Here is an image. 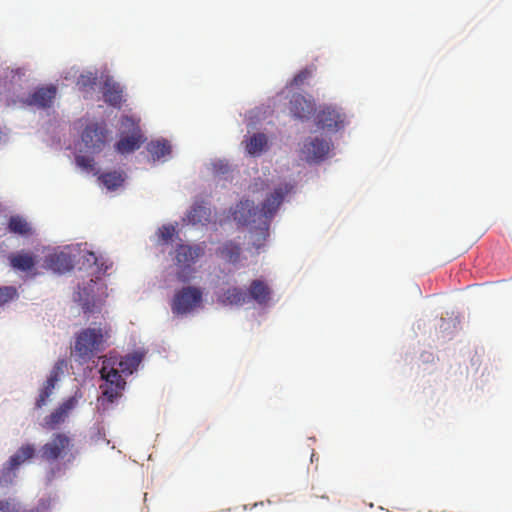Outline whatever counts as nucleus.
<instances>
[{
	"instance_id": "aec40b11",
	"label": "nucleus",
	"mask_w": 512,
	"mask_h": 512,
	"mask_svg": "<svg viewBox=\"0 0 512 512\" xmlns=\"http://www.w3.org/2000/svg\"><path fill=\"white\" fill-rule=\"evenodd\" d=\"M125 178L126 175L123 171H111L102 173L98 177V181L108 190L114 191L123 185Z\"/></svg>"
},
{
	"instance_id": "ddd939ff",
	"label": "nucleus",
	"mask_w": 512,
	"mask_h": 512,
	"mask_svg": "<svg viewBox=\"0 0 512 512\" xmlns=\"http://www.w3.org/2000/svg\"><path fill=\"white\" fill-rule=\"evenodd\" d=\"M316 125L320 129L337 131L343 127V116L331 106L324 107L316 115Z\"/></svg>"
},
{
	"instance_id": "f704fd0d",
	"label": "nucleus",
	"mask_w": 512,
	"mask_h": 512,
	"mask_svg": "<svg viewBox=\"0 0 512 512\" xmlns=\"http://www.w3.org/2000/svg\"><path fill=\"white\" fill-rule=\"evenodd\" d=\"M82 308H83L84 312H89V313L93 312V308L90 306L89 302H84L82 304Z\"/></svg>"
},
{
	"instance_id": "7c9ffc66",
	"label": "nucleus",
	"mask_w": 512,
	"mask_h": 512,
	"mask_svg": "<svg viewBox=\"0 0 512 512\" xmlns=\"http://www.w3.org/2000/svg\"><path fill=\"white\" fill-rule=\"evenodd\" d=\"M75 162L78 167H80L86 171L94 170L95 163H94L93 158H91V157L78 155L75 158Z\"/></svg>"
},
{
	"instance_id": "a878e982",
	"label": "nucleus",
	"mask_w": 512,
	"mask_h": 512,
	"mask_svg": "<svg viewBox=\"0 0 512 512\" xmlns=\"http://www.w3.org/2000/svg\"><path fill=\"white\" fill-rule=\"evenodd\" d=\"M96 82L97 74L94 72H86L78 77L76 86L82 93H90L94 90Z\"/></svg>"
},
{
	"instance_id": "473e14b6",
	"label": "nucleus",
	"mask_w": 512,
	"mask_h": 512,
	"mask_svg": "<svg viewBox=\"0 0 512 512\" xmlns=\"http://www.w3.org/2000/svg\"><path fill=\"white\" fill-rule=\"evenodd\" d=\"M18 296L17 289L12 286L2 287V303L15 299Z\"/></svg>"
},
{
	"instance_id": "c85d7f7f",
	"label": "nucleus",
	"mask_w": 512,
	"mask_h": 512,
	"mask_svg": "<svg viewBox=\"0 0 512 512\" xmlns=\"http://www.w3.org/2000/svg\"><path fill=\"white\" fill-rule=\"evenodd\" d=\"M67 368V361L65 359H59L53 366L50 371L49 377L47 379L58 382L60 377L64 374V371Z\"/></svg>"
},
{
	"instance_id": "1a4fd4ad",
	"label": "nucleus",
	"mask_w": 512,
	"mask_h": 512,
	"mask_svg": "<svg viewBox=\"0 0 512 512\" xmlns=\"http://www.w3.org/2000/svg\"><path fill=\"white\" fill-rule=\"evenodd\" d=\"M108 130L104 123H91L84 129L81 138L86 148L93 153L100 152L107 142Z\"/></svg>"
},
{
	"instance_id": "9b49d317",
	"label": "nucleus",
	"mask_w": 512,
	"mask_h": 512,
	"mask_svg": "<svg viewBox=\"0 0 512 512\" xmlns=\"http://www.w3.org/2000/svg\"><path fill=\"white\" fill-rule=\"evenodd\" d=\"M8 261L10 266L15 271L25 272L36 275L34 272L36 264L38 262L37 256L31 251L20 250L8 255Z\"/></svg>"
},
{
	"instance_id": "dca6fc26",
	"label": "nucleus",
	"mask_w": 512,
	"mask_h": 512,
	"mask_svg": "<svg viewBox=\"0 0 512 512\" xmlns=\"http://www.w3.org/2000/svg\"><path fill=\"white\" fill-rule=\"evenodd\" d=\"M273 291L267 282L260 279L253 280L248 288V300H253L261 306H266L272 299Z\"/></svg>"
},
{
	"instance_id": "f3484780",
	"label": "nucleus",
	"mask_w": 512,
	"mask_h": 512,
	"mask_svg": "<svg viewBox=\"0 0 512 512\" xmlns=\"http://www.w3.org/2000/svg\"><path fill=\"white\" fill-rule=\"evenodd\" d=\"M290 112L298 119H309L315 112V103L301 94H294L290 100Z\"/></svg>"
},
{
	"instance_id": "a211bd4d",
	"label": "nucleus",
	"mask_w": 512,
	"mask_h": 512,
	"mask_svg": "<svg viewBox=\"0 0 512 512\" xmlns=\"http://www.w3.org/2000/svg\"><path fill=\"white\" fill-rule=\"evenodd\" d=\"M102 94L104 101L115 108H120L123 102V89L121 85L111 77H107L103 83Z\"/></svg>"
},
{
	"instance_id": "423d86ee",
	"label": "nucleus",
	"mask_w": 512,
	"mask_h": 512,
	"mask_svg": "<svg viewBox=\"0 0 512 512\" xmlns=\"http://www.w3.org/2000/svg\"><path fill=\"white\" fill-rule=\"evenodd\" d=\"M201 302L202 291L200 288L183 287L175 292L171 301V310L175 315H185L192 312Z\"/></svg>"
},
{
	"instance_id": "412c9836",
	"label": "nucleus",
	"mask_w": 512,
	"mask_h": 512,
	"mask_svg": "<svg viewBox=\"0 0 512 512\" xmlns=\"http://www.w3.org/2000/svg\"><path fill=\"white\" fill-rule=\"evenodd\" d=\"M241 253V247L234 241H227L221 247L217 249V254L231 263L239 261Z\"/></svg>"
},
{
	"instance_id": "0eeeda50",
	"label": "nucleus",
	"mask_w": 512,
	"mask_h": 512,
	"mask_svg": "<svg viewBox=\"0 0 512 512\" xmlns=\"http://www.w3.org/2000/svg\"><path fill=\"white\" fill-rule=\"evenodd\" d=\"M36 456V447L34 444L26 443L20 446L17 451L9 458L4 469H2V481L12 482L16 477V471L28 460Z\"/></svg>"
},
{
	"instance_id": "72a5a7b5",
	"label": "nucleus",
	"mask_w": 512,
	"mask_h": 512,
	"mask_svg": "<svg viewBox=\"0 0 512 512\" xmlns=\"http://www.w3.org/2000/svg\"><path fill=\"white\" fill-rule=\"evenodd\" d=\"M310 76L311 71L308 69H304L294 76L292 83L296 86L302 85L305 82V80H307Z\"/></svg>"
},
{
	"instance_id": "9d476101",
	"label": "nucleus",
	"mask_w": 512,
	"mask_h": 512,
	"mask_svg": "<svg viewBox=\"0 0 512 512\" xmlns=\"http://www.w3.org/2000/svg\"><path fill=\"white\" fill-rule=\"evenodd\" d=\"M56 94L57 88L55 85L40 86L26 97L24 103L28 106H35L40 109L50 108Z\"/></svg>"
},
{
	"instance_id": "6e6552de",
	"label": "nucleus",
	"mask_w": 512,
	"mask_h": 512,
	"mask_svg": "<svg viewBox=\"0 0 512 512\" xmlns=\"http://www.w3.org/2000/svg\"><path fill=\"white\" fill-rule=\"evenodd\" d=\"M121 124L129 128L132 134L130 136L122 137L115 145L116 151L120 154L131 153L140 148L145 139L137 123L128 116H123Z\"/></svg>"
},
{
	"instance_id": "7ed1b4c3",
	"label": "nucleus",
	"mask_w": 512,
	"mask_h": 512,
	"mask_svg": "<svg viewBox=\"0 0 512 512\" xmlns=\"http://www.w3.org/2000/svg\"><path fill=\"white\" fill-rule=\"evenodd\" d=\"M109 338L110 330L107 328L98 326L82 329L76 335L73 351L81 363H86L106 348Z\"/></svg>"
},
{
	"instance_id": "c756f323",
	"label": "nucleus",
	"mask_w": 512,
	"mask_h": 512,
	"mask_svg": "<svg viewBox=\"0 0 512 512\" xmlns=\"http://www.w3.org/2000/svg\"><path fill=\"white\" fill-rule=\"evenodd\" d=\"M176 230L173 225H163L158 229V237L162 243H168L172 240Z\"/></svg>"
},
{
	"instance_id": "f8f14e48",
	"label": "nucleus",
	"mask_w": 512,
	"mask_h": 512,
	"mask_svg": "<svg viewBox=\"0 0 512 512\" xmlns=\"http://www.w3.org/2000/svg\"><path fill=\"white\" fill-rule=\"evenodd\" d=\"M44 267L56 273H66L73 269L74 259L70 253L54 251L45 257Z\"/></svg>"
},
{
	"instance_id": "393cba45",
	"label": "nucleus",
	"mask_w": 512,
	"mask_h": 512,
	"mask_svg": "<svg viewBox=\"0 0 512 512\" xmlns=\"http://www.w3.org/2000/svg\"><path fill=\"white\" fill-rule=\"evenodd\" d=\"M223 303L229 305H243L248 302L247 293L238 287L229 288L223 295Z\"/></svg>"
},
{
	"instance_id": "bb28decb",
	"label": "nucleus",
	"mask_w": 512,
	"mask_h": 512,
	"mask_svg": "<svg viewBox=\"0 0 512 512\" xmlns=\"http://www.w3.org/2000/svg\"><path fill=\"white\" fill-rule=\"evenodd\" d=\"M2 512H47L45 506H37L31 509L22 508L21 504L14 498L2 501Z\"/></svg>"
},
{
	"instance_id": "cd10ccee",
	"label": "nucleus",
	"mask_w": 512,
	"mask_h": 512,
	"mask_svg": "<svg viewBox=\"0 0 512 512\" xmlns=\"http://www.w3.org/2000/svg\"><path fill=\"white\" fill-rule=\"evenodd\" d=\"M56 384L57 383L54 381H51L49 379L46 380V382L44 383V386L41 389L39 396L36 400V403H35L36 408H41L44 405H46V402H47L48 398L51 396Z\"/></svg>"
},
{
	"instance_id": "6ab92c4d",
	"label": "nucleus",
	"mask_w": 512,
	"mask_h": 512,
	"mask_svg": "<svg viewBox=\"0 0 512 512\" xmlns=\"http://www.w3.org/2000/svg\"><path fill=\"white\" fill-rule=\"evenodd\" d=\"M268 145L267 136L264 133H256L245 141V149L251 156H258L264 152Z\"/></svg>"
},
{
	"instance_id": "2eb2a0df",
	"label": "nucleus",
	"mask_w": 512,
	"mask_h": 512,
	"mask_svg": "<svg viewBox=\"0 0 512 512\" xmlns=\"http://www.w3.org/2000/svg\"><path fill=\"white\" fill-rule=\"evenodd\" d=\"M330 150V143L318 137L307 140L302 148V153L308 162H318L323 160Z\"/></svg>"
},
{
	"instance_id": "20e7f679",
	"label": "nucleus",
	"mask_w": 512,
	"mask_h": 512,
	"mask_svg": "<svg viewBox=\"0 0 512 512\" xmlns=\"http://www.w3.org/2000/svg\"><path fill=\"white\" fill-rule=\"evenodd\" d=\"M76 453L73 438L68 433L56 432L41 446L39 457L52 464L61 460L70 462L75 459Z\"/></svg>"
},
{
	"instance_id": "f257e3e1",
	"label": "nucleus",
	"mask_w": 512,
	"mask_h": 512,
	"mask_svg": "<svg viewBox=\"0 0 512 512\" xmlns=\"http://www.w3.org/2000/svg\"><path fill=\"white\" fill-rule=\"evenodd\" d=\"M291 187L285 185L274 189L258 209L251 200H242L233 211L234 220L243 226H251L250 234L252 245L256 250L264 247L269 237L270 222L276 214L284 197L289 193Z\"/></svg>"
},
{
	"instance_id": "39448f33",
	"label": "nucleus",
	"mask_w": 512,
	"mask_h": 512,
	"mask_svg": "<svg viewBox=\"0 0 512 512\" xmlns=\"http://www.w3.org/2000/svg\"><path fill=\"white\" fill-rule=\"evenodd\" d=\"M205 253V246L202 244L187 245L179 244L175 250V261L179 267L176 277L182 283L189 282L195 272L192 265Z\"/></svg>"
},
{
	"instance_id": "4be33fe9",
	"label": "nucleus",
	"mask_w": 512,
	"mask_h": 512,
	"mask_svg": "<svg viewBox=\"0 0 512 512\" xmlns=\"http://www.w3.org/2000/svg\"><path fill=\"white\" fill-rule=\"evenodd\" d=\"M211 211L202 204H195L189 211L187 217L192 224L205 225L210 221Z\"/></svg>"
},
{
	"instance_id": "5701e85b",
	"label": "nucleus",
	"mask_w": 512,
	"mask_h": 512,
	"mask_svg": "<svg viewBox=\"0 0 512 512\" xmlns=\"http://www.w3.org/2000/svg\"><path fill=\"white\" fill-rule=\"evenodd\" d=\"M147 151L151 154L154 160H159L171 153V145L166 139H158L148 143Z\"/></svg>"
},
{
	"instance_id": "2f4dec72",
	"label": "nucleus",
	"mask_w": 512,
	"mask_h": 512,
	"mask_svg": "<svg viewBox=\"0 0 512 512\" xmlns=\"http://www.w3.org/2000/svg\"><path fill=\"white\" fill-rule=\"evenodd\" d=\"M86 261L88 263H93L94 265H96L98 267L99 272L105 273L109 268L108 265H105L104 263H99V258L94 252H87Z\"/></svg>"
},
{
	"instance_id": "b1692460",
	"label": "nucleus",
	"mask_w": 512,
	"mask_h": 512,
	"mask_svg": "<svg viewBox=\"0 0 512 512\" xmlns=\"http://www.w3.org/2000/svg\"><path fill=\"white\" fill-rule=\"evenodd\" d=\"M8 229L10 232L22 236H29L32 234V228L25 218L21 216H12L8 222Z\"/></svg>"
},
{
	"instance_id": "f03ea898",
	"label": "nucleus",
	"mask_w": 512,
	"mask_h": 512,
	"mask_svg": "<svg viewBox=\"0 0 512 512\" xmlns=\"http://www.w3.org/2000/svg\"><path fill=\"white\" fill-rule=\"evenodd\" d=\"M141 361L142 355L138 352L121 358L112 355L105 357L100 369L101 379L104 380V383L100 386L103 398L110 403L119 398L126 385L122 374L131 375Z\"/></svg>"
},
{
	"instance_id": "4468645a",
	"label": "nucleus",
	"mask_w": 512,
	"mask_h": 512,
	"mask_svg": "<svg viewBox=\"0 0 512 512\" xmlns=\"http://www.w3.org/2000/svg\"><path fill=\"white\" fill-rule=\"evenodd\" d=\"M77 400L70 397L57 407L50 415L44 419L43 427L48 430H54L63 424L68 417L69 412L76 406Z\"/></svg>"
}]
</instances>
